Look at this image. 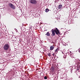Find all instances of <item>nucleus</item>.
Here are the masks:
<instances>
[{"mask_svg":"<svg viewBox=\"0 0 80 80\" xmlns=\"http://www.w3.org/2000/svg\"><path fill=\"white\" fill-rule=\"evenodd\" d=\"M8 5L9 7H10L11 8L13 9V10H15L16 8H15V6L13 5V4H12V3H9Z\"/></svg>","mask_w":80,"mask_h":80,"instance_id":"obj_2","label":"nucleus"},{"mask_svg":"<svg viewBox=\"0 0 80 80\" xmlns=\"http://www.w3.org/2000/svg\"><path fill=\"white\" fill-rule=\"evenodd\" d=\"M47 77L45 76V77H44V79H47Z\"/></svg>","mask_w":80,"mask_h":80,"instance_id":"obj_13","label":"nucleus"},{"mask_svg":"<svg viewBox=\"0 0 80 80\" xmlns=\"http://www.w3.org/2000/svg\"><path fill=\"white\" fill-rule=\"evenodd\" d=\"M79 52H80V49L79 50Z\"/></svg>","mask_w":80,"mask_h":80,"instance_id":"obj_15","label":"nucleus"},{"mask_svg":"<svg viewBox=\"0 0 80 80\" xmlns=\"http://www.w3.org/2000/svg\"><path fill=\"white\" fill-rule=\"evenodd\" d=\"M55 54H56V53H55V52H54V53L52 54V55L54 57H56V55H55Z\"/></svg>","mask_w":80,"mask_h":80,"instance_id":"obj_12","label":"nucleus"},{"mask_svg":"<svg viewBox=\"0 0 80 80\" xmlns=\"http://www.w3.org/2000/svg\"><path fill=\"white\" fill-rule=\"evenodd\" d=\"M63 58H67V57H66V56H64Z\"/></svg>","mask_w":80,"mask_h":80,"instance_id":"obj_14","label":"nucleus"},{"mask_svg":"<svg viewBox=\"0 0 80 80\" xmlns=\"http://www.w3.org/2000/svg\"><path fill=\"white\" fill-rule=\"evenodd\" d=\"M49 11H50V10L48 9V8H47L45 10V12H49Z\"/></svg>","mask_w":80,"mask_h":80,"instance_id":"obj_9","label":"nucleus"},{"mask_svg":"<svg viewBox=\"0 0 80 80\" xmlns=\"http://www.w3.org/2000/svg\"><path fill=\"white\" fill-rule=\"evenodd\" d=\"M29 2L31 4L36 5L37 3V1L36 0H29Z\"/></svg>","mask_w":80,"mask_h":80,"instance_id":"obj_3","label":"nucleus"},{"mask_svg":"<svg viewBox=\"0 0 80 80\" xmlns=\"http://www.w3.org/2000/svg\"><path fill=\"white\" fill-rule=\"evenodd\" d=\"M48 56H49V57H50L51 56V53H50V52L48 53Z\"/></svg>","mask_w":80,"mask_h":80,"instance_id":"obj_11","label":"nucleus"},{"mask_svg":"<svg viewBox=\"0 0 80 80\" xmlns=\"http://www.w3.org/2000/svg\"><path fill=\"white\" fill-rule=\"evenodd\" d=\"M51 70L52 71H53V70H54V68H53V67H52L51 68Z\"/></svg>","mask_w":80,"mask_h":80,"instance_id":"obj_10","label":"nucleus"},{"mask_svg":"<svg viewBox=\"0 0 80 80\" xmlns=\"http://www.w3.org/2000/svg\"><path fill=\"white\" fill-rule=\"evenodd\" d=\"M62 53L63 54H64V53H63V52H62Z\"/></svg>","mask_w":80,"mask_h":80,"instance_id":"obj_16","label":"nucleus"},{"mask_svg":"<svg viewBox=\"0 0 80 80\" xmlns=\"http://www.w3.org/2000/svg\"><path fill=\"white\" fill-rule=\"evenodd\" d=\"M54 45H53L52 46H51L50 47V50H53L54 49Z\"/></svg>","mask_w":80,"mask_h":80,"instance_id":"obj_6","label":"nucleus"},{"mask_svg":"<svg viewBox=\"0 0 80 80\" xmlns=\"http://www.w3.org/2000/svg\"><path fill=\"white\" fill-rule=\"evenodd\" d=\"M3 48L4 50H8V49L9 48V45L8 44H5L3 47Z\"/></svg>","mask_w":80,"mask_h":80,"instance_id":"obj_4","label":"nucleus"},{"mask_svg":"<svg viewBox=\"0 0 80 80\" xmlns=\"http://www.w3.org/2000/svg\"><path fill=\"white\" fill-rule=\"evenodd\" d=\"M51 32L52 33V34H51V36H55V33L57 35H58V34H60V33L59 31V30L57 28H56L54 29H52L51 30Z\"/></svg>","mask_w":80,"mask_h":80,"instance_id":"obj_1","label":"nucleus"},{"mask_svg":"<svg viewBox=\"0 0 80 80\" xmlns=\"http://www.w3.org/2000/svg\"><path fill=\"white\" fill-rule=\"evenodd\" d=\"M46 35L48 36V37H49V36H50V32H48L46 34H45Z\"/></svg>","mask_w":80,"mask_h":80,"instance_id":"obj_8","label":"nucleus"},{"mask_svg":"<svg viewBox=\"0 0 80 80\" xmlns=\"http://www.w3.org/2000/svg\"><path fill=\"white\" fill-rule=\"evenodd\" d=\"M58 50H59V49L58 48L54 51V53H55L56 54L58 53Z\"/></svg>","mask_w":80,"mask_h":80,"instance_id":"obj_5","label":"nucleus"},{"mask_svg":"<svg viewBox=\"0 0 80 80\" xmlns=\"http://www.w3.org/2000/svg\"><path fill=\"white\" fill-rule=\"evenodd\" d=\"M62 7L63 6L62 4H60L58 5V8L59 9H60V8H62Z\"/></svg>","mask_w":80,"mask_h":80,"instance_id":"obj_7","label":"nucleus"}]
</instances>
